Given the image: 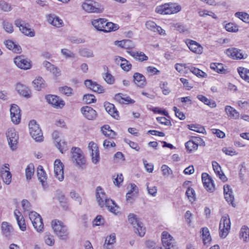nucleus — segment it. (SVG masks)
I'll return each instance as SVG.
<instances>
[{"label": "nucleus", "mask_w": 249, "mask_h": 249, "mask_svg": "<svg viewBox=\"0 0 249 249\" xmlns=\"http://www.w3.org/2000/svg\"><path fill=\"white\" fill-rule=\"evenodd\" d=\"M51 226L54 233L60 239L66 240L68 238L69 232L67 226L57 219L52 220Z\"/></svg>", "instance_id": "nucleus-1"}, {"label": "nucleus", "mask_w": 249, "mask_h": 249, "mask_svg": "<svg viewBox=\"0 0 249 249\" xmlns=\"http://www.w3.org/2000/svg\"><path fill=\"white\" fill-rule=\"evenodd\" d=\"M91 23L97 30L104 32H109L116 30V27L114 24L107 22V20L104 18L93 19Z\"/></svg>", "instance_id": "nucleus-2"}, {"label": "nucleus", "mask_w": 249, "mask_h": 249, "mask_svg": "<svg viewBox=\"0 0 249 249\" xmlns=\"http://www.w3.org/2000/svg\"><path fill=\"white\" fill-rule=\"evenodd\" d=\"M181 10L180 6L175 3H165L158 6L155 9V12L161 15H168L177 13Z\"/></svg>", "instance_id": "nucleus-3"}, {"label": "nucleus", "mask_w": 249, "mask_h": 249, "mask_svg": "<svg viewBox=\"0 0 249 249\" xmlns=\"http://www.w3.org/2000/svg\"><path fill=\"white\" fill-rule=\"evenodd\" d=\"M128 217V222L133 225L134 232L141 237L143 236L145 233V228L140 219L133 213L129 214Z\"/></svg>", "instance_id": "nucleus-4"}, {"label": "nucleus", "mask_w": 249, "mask_h": 249, "mask_svg": "<svg viewBox=\"0 0 249 249\" xmlns=\"http://www.w3.org/2000/svg\"><path fill=\"white\" fill-rule=\"evenodd\" d=\"M231 220L227 214L223 215L220 219L219 226V235L222 238H225L231 230Z\"/></svg>", "instance_id": "nucleus-5"}, {"label": "nucleus", "mask_w": 249, "mask_h": 249, "mask_svg": "<svg viewBox=\"0 0 249 249\" xmlns=\"http://www.w3.org/2000/svg\"><path fill=\"white\" fill-rule=\"evenodd\" d=\"M30 133L32 138L36 142L43 140V134L39 125L35 120H32L29 124Z\"/></svg>", "instance_id": "nucleus-6"}, {"label": "nucleus", "mask_w": 249, "mask_h": 249, "mask_svg": "<svg viewBox=\"0 0 249 249\" xmlns=\"http://www.w3.org/2000/svg\"><path fill=\"white\" fill-rule=\"evenodd\" d=\"M72 160L75 161L76 164L82 168L86 166V160L82 151L78 148H72L71 149Z\"/></svg>", "instance_id": "nucleus-7"}, {"label": "nucleus", "mask_w": 249, "mask_h": 249, "mask_svg": "<svg viewBox=\"0 0 249 249\" xmlns=\"http://www.w3.org/2000/svg\"><path fill=\"white\" fill-rule=\"evenodd\" d=\"M29 216L34 227L36 231L38 232L42 231L44 228V224L41 216L37 213L32 211L29 213Z\"/></svg>", "instance_id": "nucleus-8"}, {"label": "nucleus", "mask_w": 249, "mask_h": 249, "mask_svg": "<svg viewBox=\"0 0 249 249\" xmlns=\"http://www.w3.org/2000/svg\"><path fill=\"white\" fill-rule=\"evenodd\" d=\"M82 8L89 13H99L103 11V9L99 7L97 3L91 0H86L82 4Z\"/></svg>", "instance_id": "nucleus-9"}, {"label": "nucleus", "mask_w": 249, "mask_h": 249, "mask_svg": "<svg viewBox=\"0 0 249 249\" xmlns=\"http://www.w3.org/2000/svg\"><path fill=\"white\" fill-rule=\"evenodd\" d=\"M7 138L8 144L12 150H15L17 148V144L18 140V135L15 129H10L8 130L7 133Z\"/></svg>", "instance_id": "nucleus-10"}, {"label": "nucleus", "mask_w": 249, "mask_h": 249, "mask_svg": "<svg viewBox=\"0 0 249 249\" xmlns=\"http://www.w3.org/2000/svg\"><path fill=\"white\" fill-rule=\"evenodd\" d=\"M15 25L19 28L20 31L25 35L30 37L35 36V33L34 30L30 28L28 24H25L20 20H17L15 21Z\"/></svg>", "instance_id": "nucleus-11"}, {"label": "nucleus", "mask_w": 249, "mask_h": 249, "mask_svg": "<svg viewBox=\"0 0 249 249\" xmlns=\"http://www.w3.org/2000/svg\"><path fill=\"white\" fill-rule=\"evenodd\" d=\"M54 173L60 181L64 179V165L60 160L56 159L54 162Z\"/></svg>", "instance_id": "nucleus-12"}, {"label": "nucleus", "mask_w": 249, "mask_h": 249, "mask_svg": "<svg viewBox=\"0 0 249 249\" xmlns=\"http://www.w3.org/2000/svg\"><path fill=\"white\" fill-rule=\"evenodd\" d=\"M14 62L15 64L21 69H30L32 66L31 61L21 55L15 57Z\"/></svg>", "instance_id": "nucleus-13"}, {"label": "nucleus", "mask_w": 249, "mask_h": 249, "mask_svg": "<svg viewBox=\"0 0 249 249\" xmlns=\"http://www.w3.org/2000/svg\"><path fill=\"white\" fill-rule=\"evenodd\" d=\"M46 99L48 103L52 105L56 108H62L65 105V102L63 100L60 99L58 96L53 95H49L46 96Z\"/></svg>", "instance_id": "nucleus-14"}, {"label": "nucleus", "mask_w": 249, "mask_h": 249, "mask_svg": "<svg viewBox=\"0 0 249 249\" xmlns=\"http://www.w3.org/2000/svg\"><path fill=\"white\" fill-rule=\"evenodd\" d=\"M185 42L190 50L192 52L197 54H201L203 52V47L196 41L190 39H187L185 40Z\"/></svg>", "instance_id": "nucleus-15"}, {"label": "nucleus", "mask_w": 249, "mask_h": 249, "mask_svg": "<svg viewBox=\"0 0 249 249\" xmlns=\"http://www.w3.org/2000/svg\"><path fill=\"white\" fill-rule=\"evenodd\" d=\"M10 114L11 120L14 124H18L20 122V110L17 105L13 104L11 106Z\"/></svg>", "instance_id": "nucleus-16"}, {"label": "nucleus", "mask_w": 249, "mask_h": 249, "mask_svg": "<svg viewBox=\"0 0 249 249\" xmlns=\"http://www.w3.org/2000/svg\"><path fill=\"white\" fill-rule=\"evenodd\" d=\"M202 181L205 189L210 192L214 190V186L211 177L207 173H203L201 176Z\"/></svg>", "instance_id": "nucleus-17"}, {"label": "nucleus", "mask_w": 249, "mask_h": 249, "mask_svg": "<svg viewBox=\"0 0 249 249\" xmlns=\"http://www.w3.org/2000/svg\"><path fill=\"white\" fill-rule=\"evenodd\" d=\"M88 147L91 151L92 161L94 164H96L100 160L98 147L97 144L93 142H91L89 143Z\"/></svg>", "instance_id": "nucleus-18"}, {"label": "nucleus", "mask_w": 249, "mask_h": 249, "mask_svg": "<svg viewBox=\"0 0 249 249\" xmlns=\"http://www.w3.org/2000/svg\"><path fill=\"white\" fill-rule=\"evenodd\" d=\"M8 164H5L1 167L0 171V176L3 182L6 184H9L11 182L12 175L9 171Z\"/></svg>", "instance_id": "nucleus-19"}, {"label": "nucleus", "mask_w": 249, "mask_h": 249, "mask_svg": "<svg viewBox=\"0 0 249 249\" xmlns=\"http://www.w3.org/2000/svg\"><path fill=\"white\" fill-rule=\"evenodd\" d=\"M161 240L163 247L172 248L174 247V239L167 231L162 232Z\"/></svg>", "instance_id": "nucleus-20"}, {"label": "nucleus", "mask_w": 249, "mask_h": 249, "mask_svg": "<svg viewBox=\"0 0 249 249\" xmlns=\"http://www.w3.org/2000/svg\"><path fill=\"white\" fill-rule=\"evenodd\" d=\"M85 85L87 88L94 92H96L99 93H103L104 92V89L103 87L97 84L96 82H93L91 80H85Z\"/></svg>", "instance_id": "nucleus-21"}, {"label": "nucleus", "mask_w": 249, "mask_h": 249, "mask_svg": "<svg viewBox=\"0 0 249 249\" xmlns=\"http://www.w3.org/2000/svg\"><path fill=\"white\" fill-rule=\"evenodd\" d=\"M224 194L226 201L232 206H234L233 203L234 199V196L232 189L230 185L226 184L224 186Z\"/></svg>", "instance_id": "nucleus-22"}, {"label": "nucleus", "mask_w": 249, "mask_h": 249, "mask_svg": "<svg viewBox=\"0 0 249 249\" xmlns=\"http://www.w3.org/2000/svg\"><path fill=\"white\" fill-rule=\"evenodd\" d=\"M47 21L52 25L59 28L63 26V20L54 14H49L46 16Z\"/></svg>", "instance_id": "nucleus-23"}, {"label": "nucleus", "mask_w": 249, "mask_h": 249, "mask_svg": "<svg viewBox=\"0 0 249 249\" xmlns=\"http://www.w3.org/2000/svg\"><path fill=\"white\" fill-rule=\"evenodd\" d=\"M83 115L89 120H93L97 116L96 112L90 107L85 106L81 109Z\"/></svg>", "instance_id": "nucleus-24"}, {"label": "nucleus", "mask_w": 249, "mask_h": 249, "mask_svg": "<svg viewBox=\"0 0 249 249\" xmlns=\"http://www.w3.org/2000/svg\"><path fill=\"white\" fill-rule=\"evenodd\" d=\"M16 89L20 95L27 98H30L32 96L31 90L27 87L21 83L17 84Z\"/></svg>", "instance_id": "nucleus-25"}, {"label": "nucleus", "mask_w": 249, "mask_h": 249, "mask_svg": "<svg viewBox=\"0 0 249 249\" xmlns=\"http://www.w3.org/2000/svg\"><path fill=\"white\" fill-rule=\"evenodd\" d=\"M37 175L38 179L40 180L43 187L44 188L46 187L47 186V176L43 167L41 165H39L37 167Z\"/></svg>", "instance_id": "nucleus-26"}, {"label": "nucleus", "mask_w": 249, "mask_h": 249, "mask_svg": "<svg viewBox=\"0 0 249 249\" xmlns=\"http://www.w3.org/2000/svg\"><path fill=\"white\" fill-rule=\"evenodd\" d=\"M133 80L135 84L141 88H143L146 84L145 76L139 72L134 73L133 75Z\"/></svg>", "instance_id": "nucleus-27"}, {"label": "nucleus", "mask_w": 249, "mask_h": 249, "mask_svg": "<svg viewBox=\"0 0 249 249\" xmlns=\"http://www.w3.org/2000/svg\"><path fill=\"white\" fill-rule=\"evenodd\" d=\"M105 192L101 187H98L96 189V199L99 205L103 207L104 206V201L107 199Z\"/></svg>", "instance_id": "nucleus-28"}, {"label": "nucleus", "mask_w": 249, "mask_h": 249, "mask_svg": "<svg viewBox=\"0 0 249 249\" xmlns=\"http://www.w3.org/2000/svg\"><path fill=\"white\" fill-rule=\"evenodd\" d=\"M128 53L135 59L139 61H147L148 59V57L142 52L131 50L128 51Z\"/></svg>", "instance_id": "nucleus-29"}, {"label": "nucleus", "mask_w": 249, "mask_h": 249, "mask_svg": "<svg viewBox=\"0 0 249 249\" xmlns=\"http://www.w3.org/2000/svg\"><path fill=\"white\" fill-rule=\"evenodd\" d=\"M104 107L107 112L111 116L115 119H118L119 117L118 111L115 108L113 104L108 102H106L104 104Z\"/></svg>", "instance_id": "nucleus-30"}, {"label": "nucleus", "mask_w": 249, "mask_h": 249, "mask_svg": "<svg viewBox=\"0 0 249 249\" xmlns=\"http://www.w3.org/2000/svg\"><path fill=\"white\" fill-rule=\"evenodd\" d=\"M115 99L121 104H129L135 103V101L131 99L130 97L122 93L116 94L115 96Z\"/></svg>", "instance_id": "nucleus-31"}, {"label": "nucleus", "mask_w": 249, "mask_h": 249, "mask_svg": "<svg viewBox=\"0 0 249 249\" xmlns=\"http://www.w3.org/2000/svg\"><path fill=\"white\" fill-rule=\"evenodd\" d=\"M225 111L230 119L236 120L239 118V113L231 106H226Z\"/></svg>", "instance_id": "nucleus-32"}, {"label": "nucleus", "mask_w": 249, "mask_h": 249, "mask_svg": "<svg viewBox=\"0 0 249 249\" xmlns=\"http://www.w3.org/2000/svg\"><path fill=\"white\" fill-rule=\"evenodd\" d=\"M212 165L213 169L217 176L223 181H226L227 179V178L222 172L220 165L216 161H213Z\"/></svg>", "instance_id": "nucleus-33"}, {"label": "nucleus", "mask_w": 249, "mask_h": 249, "mask_svg": "<svg viewBox=\"0 0 249 249\" xmlns=\"http://www.w3.org/2000/svg\"><path fill=\"white\" fill-rule=\"evenodd\" d=\"M115 61L117 63L121 62L120 66L124 71H128L132 68L131 64L122 57L117 56L115 59Z\"/></svg>", "instance_id": "nucleus-34"}, {"label": "nucleus", "mask_w": 249, "mask_h": 249, "mask_svg": "<svg viewBox=\"0 0 249 249\" xmlns=\"http://www.w3.org/2000/svg\"><path fill=\"white\" fill-rule=\"evenodd\" d=\"M239 238L244 242H248L249 239V228L246 225L242 226L239 233Z\"/></svg>", "instance_id": "nucleus-35"}, {"label": "nucleus", "mask_w": 249, "mask_h": 249, "mask_svg": "<svg viewBox=\"0 0 249 249\" xmlns=\"http://www.w3.org/2000/svg\"><path fill=\"white\" fill-rule=\"evenodd\" d=\"M116 242V236L115 233H112L110 235L107 236L104 248L106 249H112L113 245Z\"/></svg>", "instance_id": "nucleus-36"}, {"label": "nucleus", "mask_w": 249, "mask_h": 249, "mask_svg": "<svg viewBox=\"0 0 249 249\" xmlns=\"http://www.w3.org/2000/svg\"><path fill=\"white\" fill-rule=\"evenodd\" d=\"M200 233L204 244H210L212 238L208 228L204 227L201 228Z\"/></svg>", "instance_id": "nucleus-37"}, {"label": "nucleus", "mask_w": 249, "mask_h": 249, "mask_svg": "<svg viewBox=\"0 0 249 249\" xmlns=\"http://www.w3.org/2000/svg\"><path fill=\"white\" fill-rule=\"evenodd\" d=\"M1 230L3 235L9 237L13 232L12 226L6 222H3L1 224Z\"/></svg>", "instance_id": "nucleus-38"}, {"label": "nucleus", "mask_w": 249, "mask_h": 249, "mask_svg": "<svg viewBox=\"0 0 249 249\" xmlns=\"http://www.w3.org/2000/svg\"><path fill=\"white\" fill-rule=\"evenodd\" d=\"M105 205L110 212L114 213H116L119 208L114 201L109 199H107L104 201V206Z\"/></svg>", "instance_id": "nucleus-39"}, {"label": "nucleus", "mask_w": 249, "mask_h": 249, "mask_svg": "<svg viewBox=\"0 0 249 249\" xmlns=\"http://www.w3.org/2000/svg\"><path fill=\"white\" fill-rule=\"evenodd\" d=\"M102 133L106 137L109 139H113L115 136V132L110 129V127L108 125H104L101 127Z\"/></svg>", "instance_id": "nucleus-40"}, {"label": "nucleus", "mask_w": 249, "mask_h": 249, "mask_svg": "<svg viewBox=\"0 0 249 249\" xmlns=\"http://www.w3.org/2000/svg\"><path fill=\"white\" fill-rule=\"evenodd\" d=\"M5 45L8 49L12 50L14 53H20L21 51L20 46L16 44L11 40L6 41L5 42Z\"/></svg>", "instance_id": "nucleus-41"}, {"label": "nucleus", "mask_w": 249, "mask_h": 249, "mask_svg": "<svg viewBox=\"0 0 249 249\" xmlns=\"http://www.w3.org/2000/svg\"><path fill=\"white\" fill-rule=\"evenodd\" d=\"M197 98L204 104L209 106L212 108L215 107L216 106V103L214 101L209 99L202 95H198Z\"/></svg>", "instance_id": "nucleus-42"}, {"label": "nucleus", "mask_w": 249, "mask_h": 249, "mask_svg": "<svg viewBox=\"0 0 249 249\" xmlns=\"http://www.w3.org/2000/svg\"><path fill=\"white\" fill-rule=\"evenodd\" d=\"M34 88L37 90H40L45 87L44 80L41 77H38L33 81Z\"/></svg>", "instance_id": "nucleus-43"}, {"label": "nucleus", "mask_w": 249, "mask_h": 249, "mask_svg": "<svg viewBox=\"0 0 249 249\" xmlns=\"http://www.w3.org/2000/svg\"><path fill=\"white\" fill-rule=\"evenodd\" d=\"M210 68L211 69L218 73H225L226 71V70L224 68L223 64L221 63H211L210 65Z\"/></svg>", "instance_id": "nucleus-44"}, {"label": "nucleus", "mask_w": 249, "mask_h": 249, "mask_svg": "<svg viewBox=\"0 0 249 249\" xmlns=\"http://www.w3.org/2000/svg\"><path fill=\"white\" fill-rule=\"evenodd\" d=\"M104 69L105 70L107 71V72L104 74L103 78L105 81L108 84H113L115 82L114 77L108 71V68L104 66Z\"/></svg>", "instance_id": "nucleus-45"}, {"label": "nucleus", "mask_w": 249, "mask_h": 249, "mask_svg": "<svg viewBox=\"0 0 249 249\" xmlns=\"http://www.w3.org/2000/svg\"><path fill=\"white\" fill-rule=\"evenodd\" d=\"M240 77L245 81L249 82V70L243 67H239L237 69Z\"/></svg>", "instance_id": "nucleus-46"}, {"label": "nucleus", "mask_w": 249, "mask_h": 249, "mask_svg": "<svg viewBox=\"0 0 249 249\" xmlns=\"http://www.w3.org/2000/svg\"><path fill=\"white\" fill-rule=\"evenodd\" d=\"M34 166L33 164H29L25 169L26 178L27 180H30L34 175Z\"/></svg>", "instance_id": "nucleus-47"}, {"label": "nucleus", "mask_w": 249, "mask_h": 249, "mask_svg": "<svg viewBox=\"0 0 249 249\" xmlns=\"http://www.w3.org/2000/svg\"><path fill=\"white\" fill-rule=\"evenodd\" d=\"M188 69L191 72L198 77H204L206 75L202 71L193 66L189 67Z\"/></svg>", "instance_id": "nucleus-48"}, {"label": "nucleus", "mask_w": 249, "mask_h": 249, "mask_svg": "<svg viewBox=\"0 0 249 249\" xmlns=\"http://www.w3.org/2000/svg\"><path fill=\"white\" fill-rule=\"evenodd\" d=\"M185 147L188 151L192 152L196 150L198 148V144L194 141H189L185 143Z\"/></svg>", "instance_id": "nucleus-49"}, {"label": "nucleus", "mask_w": 249, "mask_h": 249, "mask_svg": "<svg viewBox=\"0 0 249 249\" xmlns=\"http://www.w3.org/2000/svg\"><path fill=\"white\" fill-rule=\"evenodd\" d=\"M44 241L45 243L50 246H53L54 245L55 240L54 237L53 235L50 233H46L44 237Z\"/></svg>", "instance_id": "nucleus-50"}, {"label": "nucleus", "mask_w": 249, "mask_h": 249, "mask_svg": "<svg viewBox=\"0 0 249 249\" xmlns=\"http://www.w3.org/2000/svg\"><path fill=\"white\" fill-rule=\"evenodd\" d=\"M234 15L236 18H239L245 22L248 23L249 22V15L247 13L238 12L235 13Z\"/></svg>", "instance_id": "nucleus-51"}, {"label": "nucleus", "mask_w": 249, "mask_h": 249, "mask_svg": "<svg viewBox=\"0 0 249 249\" xmlns=\"http://www.w3.org/2000/svg\"><path fill=\"white\" fill-rule=\"evenodd\" d=\"M56 146L59 149V151L63 153L68 149L67 143L63 140L56 141Z\"/></svg>", "instance_id": "nucleus-52"}, {"label": "nucleus", "mask_w": 249, "mask_h": 249, "mask_svg": "<svg viewBox=\"0 0 249 249\" xmlns=\"http://www.w3.org/2000/svg\"><path fill=\"white\" fill-rule=\"evenodd\" d=\"M79 53L83 57H92L94 56L92 51L86 48L80 49Z\"/></svg>", "instance_id": "nucleus-53"}, {"label": "nucleus", "mask_w": 249, "mask_h": 249, "mask_svg": "<svg viewBox=\"0 0 249 249\" xmlns=\"http://www.w3.org/2000/svg\"><path fill=\"white\" fill-rule=\"evenodd\" d=\"M187 127L189 129L198 133H203L205 131L204 128L199 125L189 124L187 125Z\"/></svg>", "instance_id": "nucleus-54"}, {"label": "nucleus", "mask_w": 249, "mask_h": 249, "mask_svg": "<svg viewBox=\"0 0 249 249\" xmlns=\"http://www.w3.org/2000/svg\"><path fill=\"white\" fill-rule=\"evenodd\" d=\"M186 195L190 201H194L195 200V192L193 188L188 187L186 191Z\"/></svg>", "instance_id": "nucleus-55"}, {"label": "nucleus", "mask_w": 249, "mask_h": 249, "mask_svg": "<svg viewBox=\"0 0 249 249\" xmlns=\"http://www.w3.org/2000/svg\"><path fill=\"white\" fill-rule=\"evenodd\" d=\"M59 90L62 93L68 96H71L73 94V89L67 86L60 88Z\"/></svg>", "instance_id": "nucleus-56"}, {"label": "nucleus", "mask_w": 249, "mask_h": 249, "mask_svg": "<svg viewBox=\"0 0 249 249\" xmlns=\"http://www.w3.org/2000/svg\"><path fill=\"white\" fill-rule=\"evenodd\" d=\"M83 100L85 102L88 104L94 103L96 99L95 97L92 94H86L84 96Z\"/></svg>", "instance_id": "nucleus-57"}, {"label": "nucleus", "mask_w": 249, "mask_h": 249, "mask_svg": "<svg viewBox=\"0 0 249 249\" xmlns=\"http://www.w3.org/2000/svg\"><path fill=\"white\" fill-rule=\"evenodd\" d=\"M198 14L200 17H205L206 16H209L212 17L213 18H214V19L217 18V16L214 13H213L211 11H208V10H203L200 11L198 12Z\"/></svg>", "instance_id": "nucleus-58"}, {"label": "nucleus", "mask_w": 249, "mask_h": 249, "mask_svg": "<svg viewBox=\"0 0 249 249\" xmlns=\"http://www.w3.org/2000/svg\"><path fill=\"white\" fill-rule=\"evenodd\" d=\"M145 25L146 28L153 32L156 31V29L157 28V24L153 21L148 20L145 22Z\"/></svg>", "instance_id": "nucleus-59"}, {"label": "nucleus", "mask_w": 249, "mask_h": 249, "mask_svg": "<svg viewBox=\"0 0 249 249\" xmlns=\"http://www.w3.org/2000/svg\"><path fill=\"white\" fill-rule=\"evenodd\" d=\"M113 179H114V180H113V182L114 183L119 186L120 185V184H121V183H122L123 181V180H124V178H123V175L122 174H120V175H114L113 176Z\"/></svg>", "instance_id": "nucleus-60"}, {"label": "nucleus", "mask_w": 249, "mask_h": 249, "mask_svg": "<svg viewBox=\"0 0 249 249\" xmlns=\"http://www.w3.org/2000/svg\"><path fill=\"white\" fill-rule=\"evenodd\" d=\"M161 171L162 174L165 176H169L173 174V171L171 168L165 164L162 165Z\"/></svg>", "instance_id": "nucleus-61"}, {"label": "nucleus", "mask_w": 249, "mask_h": 249, "mask_svg": "<svg viewBox=\"0 0 249 249\" xmlns=\"http://www.w3.org/2000/svg\"><path fill=\"white\" fill-rule=\"evenodd\" d=\"M3 28L7 33H12L13 32V26L11 23L7 21H3Z\"/></svg>", "instance_id": "nucleus-62"}, {"label": "nucleus", "mask_w": 249, "mask_h": 249, "mask_svg": "<svg viewBox=\"0 0 249 249\" xmlns=\"http://www.w3.org/2000/svg\"><path fill=\"white\" fill-rule=\"evenodd\" d=\"M225 27L228 32H235L238 31V27L232 23L227 24Z\"/></svg>", "instance_id": "nucleus-63"}, {"label": "nucleus", "mask_w": 249, "mask_h": 249, "mask_svg": "<svg viewBox=\"0 0 249 249\" xmlns=\"http://www.w3.org/2000/svg\"><path fill=\"white\" fill-rule=\"evenodd\" d=\"M0 7L1 10L6 12L9 11L11 9V5L8 3L4 0L0 1Z\"/></svg>", "instance_id": "nucleus-64"}]
</instances>
